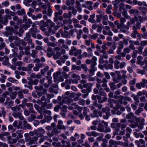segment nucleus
I'll list each match as a JSON object with an SVG mask.
<instances>
[{
    "instance_id": "nucleus-15",
    "label": "nucleus",
    "mask_w": 147,
    "mask_h": 147,
    "mask_svg": "<svg viewBox=\"0 0 147 147\" xmlns=\"http://www.w3.org/2000/svg\"><path fill=\"white\" fill-rule=\"evenodd\" d=\"M29 31V33L32 35V36L34 38L36 37V34L37 32H38L37 31V29L33 28H31Z\"/></svg>"
},
{
    "instance_id": "nucleus-46",
    "label": "nucleus",
    "mask_w": 147,
    "mask_h": 147,
    "mask_svg": "<svg viewBox=\"0 0 147 147\" xmlns=\"http://www.w3.org/2000/svg\"><path fill=\"white\" fill-rule=\"evenodd\" d=\"M88 109L86 107H84L83 109V114L85 117L87 115V112L88 111Z\"/></svg>"
},
{
    "instance_id": "nucleus-55",
    "label": "nucleus",
    "mask_w": 147,
    "mask_h": 147,
    "mask_svg": "<svg viewBox=\"0 0 147 147\" xmlns=\"http://www.w3.org/2000/svg\"><path fill=\"white\" fill-rule=\"evenodd\" d=\"M99 34L97 33H95L93 35L90 36L91 39L93 40L96 39L98 36Z\"/></svg>"
},
{
    "instance_id": "nucleus-20",
    "label": "nucleus",
    "mask_w": 147,
    "mask_h": 147,
    "mask_svg": "<svg viewBox=\"0 0 147 147\" xmlns=\"http://www.w3.org/2000/svg\"><path fill=\"white\" fill-rule=\"evenodd\" d=\"M46 23L48 24V26H49V29H51V30L52 28L55 25V24L50 20H47Z\"/></svg>"
},
{
    "instance_id": "nucleus-51",
    "label": "nucleus",
    "mask_w": 147,
    "mask_h": 147,
    "mask_svg": "<svg viewBox=\"0 0 147 147\" xmlns=\"http://www.w3.org/2000/svg\"><path fill=\"white\" fill-rule=\"evenodd\" d=\"M8 80L12 82V83H15L16 84H18V81L16 79H14L12 78H9L8 79Z\"/></svg>"
},
{
    "instance_id": "nucleus-24",
    "label": "nucleus",
    "mask_w": 147,
    "mask_h": 147,
    "mask_svg": "<svg viewBox=\"0 0 147 147\" xmlns=\"http://www.w3.org/2000/svg\"><path fill=\"white\" fill-rule=\"evenodd\" d=\"M129 13L131 14H134L135 15H137L138 14L139 11L138 10L136 9H132L129 10Z\"/></svg>"
},
{
    "instance_id": "nucleus-3",
    "label": "nucleus",
    "mask_w": 147,
    "mask_h": 147,
    "mask_svg": "<svg viewBox=\"0 0 147 147\" xmlns=\"http://www.w3.org/2000/svg\"><path fill=\"white\" fill-rule=\"evenodd\" d=\"M84 0H76L75 2L76 3L75 7L76 9H74V15L76 14L77 13V11L79 13L81 12L82 9L81 7V4L80 2H82Z\"/></svg>"
},
{
    "instance_id": "nucleus-30",
    "label": "nucleus",
    "mask_w": 147,
    "mask_h": 147,
    "mask_svg": "<svg viewBox=\"0 0 147 147\" xmlns=\"http://www.w3.org/2000/svg\"><path fill=\"white\" fill-rule=\"evenodd\" d=\"M47 6H48V9H47V14L48 16H51L53 12V11L50 5Z\"/></svg>"
},
{
    "instance_id": "nucleus-53",
    "label": "nucleus",
    "mask_w": 147,
    "mask_h": 147,
    "mask_svg": "<svg viewBox=\"0 0 147 147\" xmlns=\"http://www.w3.org/2000/svg\"><path fill=\"white\" fill-rule=\"evenodd\" d=\"M117 45L118 47L117 48L123 49L124 47L123 43V41H120L118 42Z\"/></svg>"
},
{
    "instance_id": "nucleus-5",
    "label": "nucleus",
    "mask_w": 147,
    "mask_h": 147,
    "mask_svg": "<svg viewBox=\"0 0 147 147\" xmlns=\"http://www.w3.org/2000/svg\"><path fill=\"white\" fill-rule=\"evenodd\" d=\"M108 102H109L108 105L110 107H113L115 105V107H118V106H119L118 103V102L117 100L113 99L108 100Z\"/></svg>"
},
{
    "instance_id": "nucleus-18",
    "label": "nucleus",
    "mask_w": 147,
    "mask_h": 147,
    "mask_svg": "<svg viewBox=\"0 0 147 147\" xmlns=\"http://www.w3.org/2000/svg\"><path fill=\"white\" fill-rule=\"evenodd\" d=\"M43 64L41 63H36L33 68V70L35 71H37L39 70L40 67H42Z\"/></svg>"
},
{
    "instance_id": "nucleus-35",
    "label": "nucleus",
    "mask_w": 147,
    "mask_h": 147,
    "mask_svg": "<svg viewBox=\"0 0 147 147\" xmlns=\"http://www.w3.org/2000/svg\"><path fill=\"white\" fill-rule=\"evenodd\" d=\"M93 105L96 107H98V109H101L102 107V105L101 104H98L97 103L96 101H95L94 102H93Z\"/></svg>"
},
{
    "instance_id": "nucleus-39",
    "label": "nucleus",
    "mask_w": 147,
    "mask_h": 147,
    "mask_svg": "<svg viewBox=\"0 0 147 147\" xmlns=\"http://www.w3.org/2000/svg\"><path fill=\"white\" fill-rule=\"evenodd\" d=\"M139 9L143 14L147 12V9L144 7H140Z\"/></svg>"
},
{
    "instance_id": "nucleus-8",
    "label": "nucleus",
    "mask_w": 147,
    "mask_h": 147,
    "mask_svg": "<svg viewBox=\"0 0 147 147\" xmlns=\"http://www.w3.org/2000/svg\"><path fill=\"white\" fill-rule=\"evenodd\" d=\"M102 115V113L101 111H98L96 110H94L93 111V113L91 115V116L93 117H98L99 115L100 117H101Z\"/></svg>"
},
{
    "instance_id": "nucleus-22",
    "label": "nucleus",
    "mask_w": 147,
    "mask_h": 147,
    "mask_svg": "<svg viewBox=\"0 0 147 147\" xmlns=\"http://www.w3.org/2000/svg\"><path fill=\"white\" fill-rule=\"evenodd\" d=\"M94 64H95V63H94ZM96 65H95V64L94 63L90 65L91 68L88 71L90 73H93L96 71V69L95 66Z\"/></svg>"
},
{
    "instance_id": "nucleus-29",
    "label": "nucleus",
    "mask_w": 147,
    "mask_h": 147,
    "mask_svg": "<svg viewBox=\"0 0 147 147\" xmlns=\"http://www.w3.org/2000/svg\"><path fill=\"white\" fill-rule=\"evenodd\" d=\"M59 32L61 34L62 37H63L68 38V32L67 31H64L63 32L61 30L59 31Z\"/></svg>"
},
{
    "instance_id": "nucleus-25",
    "label": "nucleus",
    "mask_w": 147,
    "mask_h": 147,
    "mask_svg": "<svg viewBox=\"0 0 147 147\" xmlns=\"http://www.w3.org/2000/svg\"><path fill=\"white\" fill-rule=\"evenodd\" d=\"M16 13L19 16H23L26 13L25 9H22L21 10H19L17 11Z\"/></svg>"
},
{
    "instance_id": "nucleus-54",
    "label": "nucleus",
    "mask_w": 147,
    "mask_h": 147,
    "mask_svg": "<svg viewBox=\"0 0 147 147\" xmlns=\"http://www.w3.org/2000/svg\"><path fill=\"white\" fill-rule=\"evenodd\" d=\"M77 33V38L78 39H80L81 37V35L83 33L82 30H80Z\"/></svg>"
},
{
    "instance_id": "nucleus-28",
    "label": "nucleus",
    "mask_w": 147,
    "mask_h": 147,
    "mask_svg": "<svg viewBox=\"0 0 147 147\" xmlns=\"http://www.w3.org/2000/svg\"><path fill=\"white\" fill-rule=\"evenodd\" d=\"M49 67L48 66H46L45 68L42 69L41 70V74L43 75H44L46 73L49 69Z\"/></svg>"
},
{
    "instance_id": "nucleus-42",
    "label": "nucleus",
    "mask_w": 147,
    "mask_h": 147,
    "mask_svg": "<svg viewBox=\"0 0 147 147\" xmlns=\"http://www.w3.org/2000/svg\"><path fill=\"white\" fill-rule=\"evenodd\" d=\"M31 52V56L33 58H35L36 57L37 51L36 50L33 49L32 50Z\"/></svg>"
},
{
    "instance_id": "nucleus-12",
    "label": "nucleus",
    "mask_w": 147,
    "mask_h": 147,
    "mask_svg": "<svg viewBox=\"0 0 147 147\" xmlns=\"http://www.w3.org/2000/svg\"><path fill=\"white\" fill-rule=\"evenodd\" d=\"M8 18L11 19V17L9 15H6L4 16V18H3L1 21V23L4 25H6L8 22Z\"/></svg>"
},
{
    "instance_id": "nucleus-34",
    "label": "nucleus",
    "mask_w": 147,
    "mask_h": 147,
    "mask_svg": "<svg viewBox=\"0 0 147 147\" xmlns=\"http://www.w3.org/2000/svg\"><path fill=\"white\" fill-rule=\"evenodd\" d=\"M27 106L29 107V109L30 113H35V111L33 109V106L32 104L31 103H29L28 104Z\"/></svg>"
},
{
    "instance_id": "nucleus-16",
    "label": "nucleus",
    "mask_w": 147,
    "mask_h": 147,
    "mask_svg": "<svg viewBox=\"0 0 147 147\" xmlns=\"http://www.w3.org/2000/svg\"><path fill=\"white\" fill-rule=\"evenodd\" d=\"M29 139L30 140L29 141V144H32L36 143L38 140V137L37 136H34L32 138H31L30 137H29Z\"/></svg>"
},
{
    "instance_id": "nucleus-52",
    "label": "nucleus",
    "mask_w": 147,
    "mask_h": 147,
    "mask_svg": "<svg viewBox=\"0 0 147 147\" xmlns=\"http://www.w3.org/2000/svg\"><path fill=\"white\" fill-rule=\"evenodd\" d=\"M102 17V14H100L99 15H98L96 16L97 19L96 21L97 22H100L101 21V18Z\"/></svg>"
},
{
    "instance_id": "nucleus-1",
    "label": "nucleus",
    "mask_w": 147,
    "mask_h": 147,
    "mask_svg": "<svg viewBox=\"0 0 147 147\" xmlns=\"http://www.w3.org/2000/svg\"><path fill=\"white\" fill-rule=\"evenodd\" d=\"M141 27V24L139 22H137L136 24L132 26L133 31L131 34V36L134 38H135L138 36H139V34L137 30L140 29Z\"/></svg>"
},
{
    "instance_id": "nucleus-41",
    "label": "nucleus",
    "mask_w": 147,
    "mask_h": 147,
    "mask_svg": "<svg viewBox=\"0 0 147 147\" xmlns=\"http://www.w3.org/2000/svg\"><path fill=\"white\" fill-rule=\"evenodd\" d=\"M80 77L78 75L74 74V83L77 84L78 83V80L80 79Z\"/></svg>"
},
{
    "instance_id": "nucleus-63",
    "label": "nucleus",
    "mask_w": 147,
    "mask_h": 147,
    "mask_svg": "<svg viewBox=\"0 0 147 147\" xmlns=\"http://www.w3.org/2000/svg\"><path fill=\"white\" fill-rule=\"evenodd\" d=\"M126 63L125 61H122L119 64V68H123L126 65Z\"/></svg>"
},
{
    "instance_id": "nucleus-38",
    "label": "nucleus",
    "mask_w": 147,
    "mask_h": 147,
    "mask_svg": "<svg viewBox=\"0 0 147 147\" xmlns=\"http://www.w3.org/2000/svg\"><path fill=\"white\" fill-rule=\"evenodd\" d=\"M112 9V7L111 5H109L106 9V12L108 14H110L111 13V9Z\"/></svg>"
},
{
    "instance_id": "nucleus-10",
    "label": "nucleus",
    "mask_w": 147,
    "mask_h": 147,
    "mask_svg": "<svg viewBox=\"0 0 147 147\" xmlns=\"http://www.w3.org/2000/svg\"><path fill=\"white\" fill-rule=\"evenodd\" d=\"M93 86V84L91 83H86L83 85V88H86L88 91V92H90L91 90V88Z\"/></svg>"
},
{
    "instance_id": "nucleus-44",
    "label": "nucleus",
    "mask_w": 147,
    "mask_h": 147,
    "mask_svg": "<svg viewBox=\"0 0 147 147\" xmlns=\"http://www.w3.org/2000/svg\"><path fill=\"white\" fill-rule=\"evenodd\" d=\"M111 90H114L117 89L116 86L115 85V83L114 82H112L109 84Z\"/></svg>"
},
{
    "instance_id": "nucleus-60",
    "label": "nucleus",
    "mask_w": 147,
    "mask_h": 147,
    "mask_svg": "<svg viewBox=\"0 0 147 147\" xmlns=\"http://www.w3.org/2000/svg\"><path fill=\"white\" fill-rule=\"evenodd\" d=\"M31 118H29L28 119V120L29 121H33L34 120L36 117L35 115L34 114H31L30 115Z\"/></svg>"
},
{
    "instance_id": "nucleus-9",
    "label": "nucleus",
    "mask_w": 147,
    "mask_h": 147,
    "mask_svg": "<svg viewBox=\"0 0 147 147\" xmlns=\"http://www.w3.org/2000/svg\"><path fill=\"white\" fill-rule=\"evenodd\" d=\"M63 121L61 120H59L58 121V125H57V127L59 129H63L65 130L66 127L63 124Z\"/></svg>"
},
{
    "instance_id": "nucleus-13",
    "label": "nucleus",
    "mask_w": 147,
    "mask_h": 147,
    "mask_svg": "<svg viewBox=\"0 0 147 147\" xmlns=\"http://www.w3.org/2000/svg\"><path fill=\"white\" fill-rule=\"evenodd\" d=\"M5 29L7 30V31L5 32V33L7 34V36H8L9 35H11L13 32H14V29L12 27L7 26L6 27Z\"/></svg>"
},
{
    "instance_id": "nucleus-48",
    "label": "nucleus",
    "mask_w": 147,
    "mask_h": 147,
    "mask_svg": "<svg viewBox=\"0 0 147 147\" xmlns=\"http://www.w3.org/2000/svg\"><path fill=\"white\" fill-rule=\"evenodd\" d=\"M102 143L101 144V146L102 147H107V145L108 140L106 139H105L103 141Z\"/></svg>"
},
{
    "instance_id": "nucleus-43",
    "label": "nucleus",
    "mask_w": 147,
    "mask_h": 147,
    "mask_svg": "<svg viewBox=\"0 0 147 147\" xmlns=\"http://www.w3.org/2000/svg\"><path fill=\"white\" fill-rule=\"evenodd\" d=\"M17 94H18V95L19 98L21 99L24 98V96L23 93L21 90L18 92Z\"/></svg>"
},
{
    "instance_id": "nucleus-4",
    "label": "nucleus",
    "mask_w": 147,
    "mask_h": 147,
    "mask_svg": "<svg viewBox=\"0 0 147 147\" xmlns=\"http://www.w3.org/2000/svg\"><path fill=\"white\" fill-rule=\"evenodd\" d=\"M126 118L129 120L128 121L129 122H132L133 121L131 119L132 118H134L137 121H139L140 118H138L136 116H134V114L132 112H130L126 115Z\"/></svg>"
},
{
    "instance_id": "nucleus-50",
    "label": "nucleus",
    "mask_w": 147,
    "mask_h": 147,
    "mask_svg": "<svg viewBox=\"0 0 147 147\" xmlns=\"http://www.w3.org/2000/svg\"><path fill=\"white\" fill-rule=\"evenodd\" d=\"M34 64L32 63L28 65V66L26 67H24V68L26 69V70L29 71L31 69H32L34 66Z\"/></svg>"
},
{
    "instance_id": "nucleus-40",
    "label": "nucleus",
    "mask_w": 147,
    "mask_h": 147,
    "mask_svg": "<svg viewBox=\"0 0 147 147\" xmlns=\"http://www.w3.org/2000/svg\"><path fill=\"white\" fill-rule=\"evenodd\" d=\"M120 62L118 60H115L114 61V67L115 69H118L119 68Z\"/></svg>"
},
{
    "instance_id": "nucleus-27",
    "label": "nucleus",
    "mask_w": 147,
    "mask_h": 147,
    "mask_svg": "<svg viewBox=\"0 0 147 147\" xmlns=\"http://www.w3.org/2000/svg\"><path fill=\"white\" fill-rule=\"evenodd\" d=\"M144 110L143 108L141 107H139L138 109L135 111V114L139 116L140 114Z\"/></svg>"
},
{
    "instance_id": "nucleus-56",
    "label": "nucleus",
    "mask_w": 147,
    "mask_h": 147,
    "mask_svg": "<svg viewBox=\"0 0 147 147\" xmlns=\"http://www.w3.org/2000/svg\"><path fill=\"white\" fill-rule=\"evenodd\" d=\"M61 54L59 52H57L56 54L53 56L54 58L55 59H57L61 56Z\"/></svg>"
},
{
    "instance_id": "nucleus-45",
    "label": "nucleus",
    "mask_w": 147,
    "mask_h": 147,
    "mask_svg": "<svg viewBox=\"0 0 147 147\" xmlns=\"http://www.w3.org/2000/svg\"><path fill=\"white\" fill-rule=\"evenodd\" d=\"M97 60V58L95 57L94 56L92 57V59L90 60V63H91V64L92 65L93 63L95 64L94 63H95V65H96V61Z\"/></svg>"
},
{
    "instance_id": "nucleus-7",
    "label": "nucleus",
    "mask_w": 147,
    "mask_h": 147,
    "mask_svg": "<svg viewBox=\"0 0 147 147\" xmlns=\"http://www.w3.org/2000/svg\"><path fill=\"white\" fill-rule=\"evenodd\" d=\"M57 86L56 84H53L52 86L49 88V91L51 93H54L57 94L58 92Z\"/></svg>"
},
{
    "instance_id": "nucleus-33",
    "label": "nucleus",
    "mask_w": 147,
    "mask_h": 147,
    "mask_svg": "<svg viewBox=\"0 0 147 147\" xmlns=\"http://www.w3.org/2000/svg\"><path fill=\"white\" fill-rule=\"evenodd\" d=\"M120 2V0H115V1L112 2V3L115 8H118Z\"/></svg>"
},
{
    "instance_id": "nucleus-64",
    "label": "nucleus",
    "mask_w": 147,
    "mask_h": 147,
    "mask_svg": "<svg viewBox=\"0 0 147 147\" xmlns=\"http://www.w3.org/2000/svg\"><path fill=\"white\" fill-rule=\"evenodd\" d=\"M142 31L143 32V34L145 36H147V32L146 31V30L145 28V26H144L141 28Z\"/></svg>"
},
{
    "instance_id": "nucleus-19",
    "label": "nucleus",
    "mask_w": 147,
    "mask_h": 147,
    "mask_svg": "<svg viewBox=\"0 0 147 147\" xmlns=\"http://www.w3.org/2000/svg\"><path fill=\"white\" fill-rule=\"evenodd\" d=\"M47 56L50 57L54 54V52L52 50V49L51 47H49L47 49Z\"/></svg>"
},
{
    "instance_id": "nucleus-11",
    "label": "nucleus",
    "mask_w": 147,
    "mask_h": 147,
    "mask_svg": "<svg viewBox=\"0 0 147 147\" xmlns=\"http://www.w3.org/2000/svg\"><path fill=\"white\" fill-rule=\"evenodd\" d=\"M74 115H78L80 113H81L82 108L76 105L74 107Z\"/></svg>"
},
{
    "instance_id": "nucleus-2",
    "label": "nucleus",
    "mask_w": 147,
    "mask_h": 147,
    "mask_svg": "<svg viewBox=\"0 0 147 147\" xmlns=\"http://www.w3.org/2000/svg\"><path fill=\"white\" fill-rule=\"evenodd\" d=\"M108 126V123L103 121L98 124V127L97 129L98 131L103 132L104 131L105 127H107Z\"/></svg>"
},
{
    "instance_id": "nucleus-37",
    "label": "nucleus",
    "mask_w": 147,
    "mask_h": 147,
    "mask_svg": "<svg viewBox=\"0 0 147 147\" xmlns=\"http://www.w3.org/2000/svg\"><path fill=\"white\" fill-rule=\"evenodd\" d=\"M17 95V92H12L10 94V96L12 99H14L16 98Z\"/></svg>"
},
{
    "instance_id": "nucleus-23",
    "label": "nucleus",
    "mask_w": 147,
    "mask_h": 147,
    "mask_svg": "<svg viewBox=\"0 0 147 147\" xmlns=\"http://www.w3.org/2000/svg\"><path fill=\"white\" fill-rule=\"evenodd\" d=\"M136 87L138 89H140L142 87L144 88L145 87V85L142 82L137 83L136 84Z\"/></svg>"
},
{
    "instance_id": "nucleus-21",
    "label": "nucleus",
    "mask_w": 147,
    "mask_h": 147,
    "mask_svg": "<svg viewBox=\"0 0 147 147\" xmlns=\"http://www.w3.org/2000/svg\"><path fill=\"white\" fill-rule=\"evenodd\" d=\"M58 129L55 127L52 130V133L53 136L54 135H57L61 133V131L58 130Z\"/></svg>"
},
{
    "instance_id": "nucleus-6",
    "label": "nucleus",
    "mask_w": 147,
    "mask_h": 147,
    "mask_svg": "<svg viewBox=\"0 0 147 147\" xmlns=\"http://www.w3.org/2000/svg\"><path fill=\"white\" fill-rule=\"evenodd\" d=\"M82 50L81 49L78 50L76 48L74 47V56H77V58L81 59L82 58Z\"/></svg>"
},
{
    "instance_id": "nucleus-62",
    "label": "nucleus",
    "mask_w": 147,
    "mask_h": 147,
    "mask_svg": "<svg viewBox=\"0 0 147 147\" xmlns=\"http://www.w3.org/2000/svg\"><path fill=\"white\" fill-rule=\"evenodd\" d=\"M47 136H42L39 140V142L40 143H41L42 142L45 141V140L47 139Z\"/></svg>"
},
{
    "instance_id": "nucleus-57",
    "label": "nucleus",
    "mask_w": 147,
    "mask_h": 147,
    "mask_svg": "<svg viewBox=\"0 0 147 147\" xmlns=\"http://www.w3.org/2000/svg\"><path fill=\"white\" fill-rule=\"evenodd\" d=\"M123 15L126 18H129L130 17L129 16L127 15V11H125V10H124L122 12V13Z\"/></svg>"
},
{
    "instance_id": "nucleus-59",
    "label": "nucleus",
    "mask_w": 147,
    "mask_h": 147,
    "mask_svg": "<svg viewBox=\"0 0 147 147\" xmlns=\"http://www.w3.org/2000/svg\"><path fill=\"white\" fill-rule=\"evenodd\" d=\"M41 100L42 101H45V102H49L50 101V100L46 99L45 96H43L42 97Z\"/></svg>"
},
{
    "instance_id": "nucleus-61",
    "label": "nucleus",
    "mask_w": 147,
    "mask_h": 147,
    "mask_svg": "<svg viewBox=\"0 0 147 147\" xmlns=\"http://www.w3.org/2000/svg\"><path fill=\"white\" fill-rule=\"evenodd\" d=\"M138 5L140 6L143 5L144 6L146 7H147V4H146V3L144 1H138Z\"/></svg>"
},
{
    "instance_id": "nucleus-58",
    "label": "nucleus",
    "mask_w": 147,
    "mask_h": 147,
    "mask_svg": "<svg viewBox=\"0 0 147 147\" xmlns=\"http://www.w3.org/2000/svg\"><path fill=\"white\" fill-rule=\"evenodd\" d=\"M72 74V78H73L74 77V74L73 73H72V72L69 73V74H68V75L66 74V73L64 72H62V74L64 75V77L65 78H69V76L70 75V74Z\"/></svg>"
},
{
    "instance_id": "nucleus-31",
    "label": "nucleus",
    "mask_w": 147,
    "mask_h": 147,
    "mask_svg": "<svg viewBox=\"0 0 147 147\" xmlns=\"http://www.w3.org/2000/svg\"><path fill=\"white\" fill-rule=\"evenodd\" d=\"M38 132H40L39 134H40V135H39L40 137L42 135L45 134L46 131L45 130L43 129L42 127H40L38 129Z\"/></svg>"
},
{
    "instance_id": "nucleus-14",
    "label": "nucleus",
    "mask_w": 147,
    "mask_h": 147,
    "mask_svg": "<svg viewBox=\"0 0 147 147\" xmlns=\"http://www.w3.org/2000/svg\"><path fill=\"white\" fill-rule=\"evenodd\" d=\"M140 118V119L141 123L138 126V129H135V130L137 131H140V129H142L143 128V125L144 124V119L143 118H142V119H141Z\"/></svg>"
},
{
    "instance_id": "nucleus-49",
    "label": "nucleus",
    "mask_w": 147,
    "mask_h": 147,
    "mask_svg": "<svg viewBox=\"0 0 147 147\" xmlns=\"http://www.w3.org/2000/svg\"><path fill=\"white\" fill-rule=\"evenodd\" d=\"M18 38L16 36H10L9 37V40L10 42H11L14 40H18Z\"/></svg>"
},
{
    "instance_id": "nucleus-32",
    "label": "nucleus",
    "mask_w": 147,
    "mask_h": 147,
    "mask_svg": "<svg viewBox=\"0 0 147 147\" xmlns=\"http://www.w3.org/2000/svg\"><path fill=\"white\" fill-rule=\"evenodd\" d=\"M1 109L2 111L1 112V111H0V117H1L3 115V118L5 119V116L6 111L5 110V108L4 107L2 108Z\"/></svg>"
},
{
    "instance_id": "nucleus-17",
    "label": "nucleus",
    "mask_w": 147,
    "mask_h": 147,
    "mask_svg": "<svg viewBox=\"0 0 147 147\" xmlns=\"http://www.w3.org/2000/svg\"><path fill=\"white\" fill-rule=\"evenodd\" d=\"M17 134V138L19 139L23 137V131L22 130H18L16 131Z\"/></svg>"
},
{
    "instance_id": "nucleus-47",
    "label": "nucleus",
    "mask_w": 147,
    "mask_h": 147,
    "mask_svg": "<svg viewBox=\"0 0 147 147\" xmlns=\"http://www.w3.org/2000/svg\"><path fill=\"white\" fill-rule=\"evenodd\" d=\"M104 67L107 69H112L113 68V66L112 64H109L108 65L104 64Z\"/></svg>"
},
{
    "instance_id": "nucleus-36",
    "label": "nucleus",
    "mask_w": 147,
    "mask_h": 147,
    "mask_svg": "<svg viewBox=\"0 0 147 147\" xmlns=\"http://www.w3.org/2000/svg\"><path fill=\"white\" fill-rule=\"evenodd\" d=\"M24 54V52L23 51H20L18 55H17V57L18 59L20 60L22 59V57Z\"/></svg>"
},
{
    "instance_id": "nucleus-26",
    "label": "nucleus",
    "mask_w": 147,
    "mask_h": 147,
    "mask_svg": "<svg viewBox=\"0 0 147 147\" xmlns=\"http://www.w3.org/2000/svg\"><path fill=\"white\" fill-rule=\"evenodd\" d=\"M129 43L130 44V45L129 46V48L132 50H134L136 48L134 45V41L130 40L129 41Z\"/></svg>"
}]
</instances>
